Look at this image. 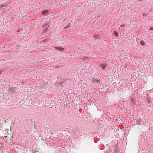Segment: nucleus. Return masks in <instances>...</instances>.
<instances>
[{
  "label": "nucleus",
  "instance_id": "6e6552de",
  "mask_svg": "<svg viewBox=\"0 0 153 153\" xmlns=\"http://www.w3.org/2000/svg\"><path fill=\"white\" fill-rule=\"evenodd\" d=\"M140 44H141V45H145L144 42H143L142 41H141L140 42Z\"/></svg>",
  "mask_w": 153,
  "mask_h": 153
},
{
  "label": "nucleus",
  "instance_id": "39448f33",
  "mask_svg": "<svg viewBox=\"0 0 153 153\" xmlns=\"http://www.w3.org/2000/svg\"><path fill=\"white\" fill-rule=\"evenodd\" d=\"M5 7V5H1L0 6V10H2L4 9L3 7Z\"/></svg>",
  "mask_w": 153,
  "mask_h": 153
},
{
  "label": "nucleus",
  "instance_id": "2eb2a0df",
  "mask_svg": "<svg viewBox=\"0 0 153 153\" xmlns=\"http://www.w3.org/2000/svg\"><path fill=\"white\" fill-rule=\"evenodd\" d=\"M36 78H37V76H35V77H34V79H36Z\"/></svg>",
  "mask_w": 153,
  "mask_h": 153
},
{
  "label": "nucleus",
  "instance_id": "423d86ee",
  "mask_svg": "<svg viewBox=\"0 0 153 153\" xmlns=\"http://www.w3.org/2000/svg\"><path fill=\"white\" fill-rule=\"evenodd\" d=\"M114 35L118 37L119 36V35L118 34V33L116 31H114Z\"/></svg>",
  "mask_w": 153,
  "mask_h": 153
},
{
  "label": "nucleus",
  "instance_id": "4468645a",
  "mask_svg": "<svg viewBox=\"0 0 153 153\" xmlns=\"http://www.w3.org/2000/svg\"><path fill=\"white\" fill-rule=\"evenodd\" d=\"M70 27V26L69 25H68V26H67V27Z\"/></svg>",
  "mask_w": 153,
  "mask_h": 153
},
{
  "label": "nucleus",
  "instance_id": "f257e3e1",
  "mask_svg": "<svg viewBox=\"0 0 153 153\" xmlns=\"http://www.w3.org/2000/svg\"><path fill=\"white\" fill-rule=\"evenodd\" d=\"M6 139L5 140L6 142H7L8 141H9V143H11V141L12 140L11 138H12V136H6L5 137Z\"/></svg>",
  "mask_w": 153,
  "mask_h": 153
},
{
  "label": "nucleus",
  "instance_id": "9d476101",
  "mask_svg": "<svg viewBox=\"0 0 153 153\" xmlns=\"http://www.w3.org/2000/svg\"><path fill=\"white\" fill-rule=\"evenodd\" d=\"M48 27H49V26H48V27H47V28L45 30V32H47L48 31Z\"/></svg>",
  "mask_w": 153,
  "mask_h": 153
},
{
  "label": "nucleus",
  "instance_id": "1a4fd4ad",
  "mask_svg": "<svg viewBox=\"0 0 153 153\" xmlns=\"http://www.w3.org/2000/svg\"><path fill=\"white\" fill-rule=\"evenodd\" d=\"M88 59V57H84L82 59V60H85L86 59Z\"/></svg>",
  "mask_w": 153,
  "mask_h": 153
},
{
  "label": "nucleus",
  "instance_id": "dca6fc26",
  "mask_svg": "<svg viewBox=\"0 0 153 153\" xmlns=\"http://www.w3.org/2000/svg\"><path fill=\"white\" fill-rule=\"evenodd\" d=\"M146 16V15H145V14H143V16Z\"/></svg>",
  "mask_w": 153,
  "mask_h": 153
},
{
  "label": "nucleus",
  "instance_id": "0eeeda50",
  "mask_svg": "<svg viewBox=\"0 0 153 153\" xmlns=\"http://www.w3.org/2000/svg\"><path fill=\"white\" fill-rule=\"evenodd\" d=\"M93 82L94 83H96V82H99L100 81V80H97L96 79H94L93 80Z\"/></svg>",
  "mask_w": 153,
  "mask_h": 153
},
{
  "label": "nucleus",
  "instance_id": "20e7f679",
  "mask_svg": "<svg viewBox=\"0 0 153 153\" xmlns=\"http://www.w3.org/2000/svg\"><path fill=\"white\" fill-rule=\"evenodd\" d=\"M48 12V10H45L43 11L42 14L43 15H46Z\"/></svg>",
  "mask_w": 153,
  "mask_h": 153
},
{
  "label": "nucleus",
  "instance_id": "f8f14e48",
  "mask_svg": "<svg viewBox=\"0 0 153 153\" xmlns=\"http://www.w3.org/2000/svg\"><path fill=\"white\" fill-rule=\"evenodd\" d=\"M64 82H60V84L61 85H62L63 84V83H64Z\"/></svg>",
  "mask_w": 153,
  "mask_h": 153
},
{
  "label": "nucleus",
  "instance_id": "f3484780",
  "mask_svg": "<svg viewBox=\"0 0 153 153\" xmlns=\"http://www.w3.org/2000/svg\"><path fill=\"white\" fill-rule=\"evenodd\" d=\"M1 71H0V74H1Z\"/></svg>",
  "mask_w": 153,
  "mask_h": 153
},
{
  "label": "nucleus",
  "instance_id": "7ed1b4c3",
  "mask_svg": "<svg viewBox=\"0 0 153 153\" xmlns=\"http://www.w3.org/2000/svg\"><path fill=\"white\" fill-rule=\"evenodd\" d=\"M102 70H105L107 67V65L106 64H103L101 65Z\"/></svg>",
  "mask_w": 153,
  "mask_h": 153
},
{
  "label": "nucleus",
  "instance_id": "ddd939ff",
  "mask_svg": "<svg viewBox=\"0 0 153 153\" xmlns=\"http://www.w3.org/2000/svg\"><path fill=\"white\" fill-rule=\"evenodd\" d=\"M150 30H153V27L150 28Z\"/></svg>",
  "mask_w": 153,
  "mask_h": 153
},
{
  "label": "nucleus",
  "instance_id": "9b49d317",
  "mask_svg": "<svg viewBox=\"0 0 153 153\" xmlns=\"http://www.w3.org/2000/svg\"><path fill=\"white\" fill-rule=\"evenodd\" d=\"M94 37L95 38H98V36L97 35H96L94 36Z\"/></svg>",
  "mask_w": 153,
  "mask_h": 153
},
{
  "label": "nucleus",
  "instance_id": "f03ea898",
  "mask_svg": "<svg viewBox=\"0 0 153 153\" xmlns=\"http://www.w3.org/2000/svg\"><path fill=\"white\" fill-rule=\"evenodd\" d=\"M56 49L60 51H62L64 50V48L60 47H55Z\"/></svg>",
  "mask_w": 153,
  "mask_h": 153
}]
</instances>
